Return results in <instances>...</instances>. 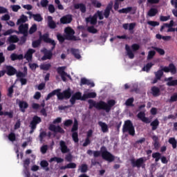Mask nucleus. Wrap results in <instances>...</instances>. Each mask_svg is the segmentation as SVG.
<instances>
[{
    "instance_id": "obj_1",
    "label": "nucleus",
    "mask_w": 177,
    "mask_h": 177,
    "mask_svg": "<svg viewBox=\"0 0 177 177\" xmlns=\"http://www.w3.org/2000/svg\"><path fill=\"white\" fill-rule=\"evenodd\" d=\"M88 103L89 104V110H92L95 107L97 110H104L106 113L111 111V108L115 106V100H109L107 103L102 100L96 102L93 100H88Z\"/></svg>"
},
{
    "instance_id": "obj_2",
    "label": "nucleus",
    "mask_w": 177,
    "mask_h": 177,
    "mask_svg": "<svg viewBox=\"0 0 177 177\" xmlns=\"http://www.w3.org/2000/svg\"><path fill=\"white\" fill-rule=\"evenodd\" d=\"M62 89L57 88L53 91L51 93H48L47 97H46V100H49L50 97H53V96L56 95L58 100H64V99H70L71 97V91L70 88H68L64 91L62 93Z\"/></svg>"
},
{
    "instance_id": "obj_3",
    "label": "nucleus",
    "mask_w": 177,
    "mask_h": 177,
    "mask_svg": "<svg viewBox=\"0 0 177 177\" xmlns=\"http://www.w3.org/2000/svg\"><path fill=\"white\" fill-rule=\"evenodd\" d=\"M43 41L45 44H50L52 45L51 49L48 50V51L41 57V60H50L53 56V50L56 48V41L55 40L49 38V34L45 33L43 35Z\"/></svg>"
},
{
    "instance_id": "obj_4",
    "label": "nucleus",
    "mask_w": 177,
    "mask_h": 177,
    "mask_svg": "<svg viewBox=\"0 0 177 177\" xmlns=\"http://www.w3.org/2000/svg\"><path fill=\"white\" fill-rule=\"evenodd\" d=\"M123 133H127V132L130 135V136H135V127H133V123L132 121L127 120L124 121V124L122 127Z\"/></svg>"
},
{
    "instance_id": "obj_5",
    "label": "nucleus",
    "mask_w": 177,
    "mask_h": 177,
    "mask_svg": "<svg viewBox=\"0 0 177 177\" xmlns=\"http://www.w3.org/2000/svg\"><path fill=\"white\" fill-rule=\"evenodd\" d=\"M101 156L104 160L109 161V162H113L115 160V157L111 154L109 151H107V148L103 146L101 147Z\"/></svg>"
},
{
    "instance_id": "obj_6",
    "label": "nucleus",
    "mask_w": 177,
    "mask_h": 177,
    "mask_svg": "<svg viewBox=\"0 0 177 177\" xmlns=\"http://www.w3.org/2000/svg\"><path fill=\"white\" fill-rule=\"evenodd\" d=\"M130 162L133 168H145L146 167V164H145L146 159L145 160V158H139L137 160L131 158Z\"/></svg>"
},
{
    "instance_id": "obj_7",
    "label": "nucleus",
    "mask_w": 177,
    "mask_h": 177,
    "mask_svg": "<svg viewBox=\"0 0 177 177\" xmlns=\"http://www.w3.org/2000/svg\"><path fill=\"white\" fill-rule=\"evenodd\" d=\"M77 131H78V120L75 118L73 125L71 130V131L73 133L72 139L73 140V142H75V143H78L80 140V139L78 138V132H77Z\"/></svg>"
},
{
    "instance_id": "obj_8",
    "label": "nucleus",
    "mask_w": 177,
    "mask_h": 177,
    "mask_svg": "<svg viewBox=\"0 0 177 177\" xmlns=\"http://www.w3.org/2000/svg\"><path fill=\"white\" fill-rule=\"evenodd\" d=\"M5 68V74H7V75H9L10 77H12V75H15L16 74H17V70L15 68V67H13L12 66L6 65Z\"/></svg>"
},
{
    "instance_id": "obj_9",
    "label": "nucleus",
    "mask_w": 177,
    "mask_h": 177,
    "mask_svg": "<svg viewBox=\"0 0 177 177\" xmlns=\"http://www.w3.org/2000/svg\"><path fill=\"white\" fill-rule=\"evenodd\" d=\"M40 122H42V119L38 115H35L30 123V127H32V129H37V125Z\"/></svg>"
},
{
    "instance_id": "obj_10",
    "label": "nucleus",
    "mask_w": 177,
    "mask_h": 177,
    "mask_svg": "<svg viewBox=\"0 0 177 177\" xmlns=\"http://www.w3.org/2000/svg\"><path fill=\"white\" fill-rule=\"evenodd\" d=\"M19 31L20 34L28 37V24H21L19 26Z\"/></svg>"
},
{
    "instance_id": "obj_11",
    "label": "nucleus",
    "mask_w": 177,
    "mask_h": 177,
    "mask_svg": "<svg viewBox=\"0 0 177 177\" xmlns=\"http://www.w3.org/2000/svg\"><path fill=\"white\" fill-rule=\"evenodd\" d=\"M137 118L145 124H150V119L146 117V113L145 111L139 112L137 115Z\"/></svg>"
},
{
    "instance_id": "obj_12",
    "label": "nucleus",
    "mask_w": 177,
    "mask_h": 177,
    "mask_svg": "<svg viewBox=\"0 0 177 177\" xmlns=\"http://www.w3.org/2000/svg\"><path fill=\"white\" fill-rule=\"evenodd\" d=\"M155 77L152 81V84H157L158 81H161V78H162V75H164V72L159 69L158 71L154 72Z\"/></svg>"
},
{
    "instance_id": "obj_13",
    "label": "nucleus",
    "mask_w": 177,
    "mask_h": 177,
    "mask_svg": "<svg viewBox=\"0 0 177 177\" xmlns=\"http://www.w3.org/2000/svg\"><path fill=\"white\" fill-rule=\"evenodd\" d=\"M111 10H113V1H110L104 10L103 15L105 19H109L110 17V12H111Z\"/></svg>"
},
{
    "instance_id": "obj_14",
    "label": "nucleus",
    "mask_w": 177,
    "mask_h": 177,
    "mask_svg": "<svg viewBox=\"0 0 177 177\" xmlns=\"http://www.w3.org/2000/svg\"><path fill=\"white\" fill-rule=\"evenodd\" d=\"M73 21V16L71 15H66L60 19V23L62 24H70Z\"/></svg>"
},
{
    "instance_id": "obj_15",
    "label": "nucleus",
    "mask_w": 177,
    "mask_h": 177,
    "mask_svg": "<svg viewBox=\"0 0 177 177\" xmlns=\"http://www.w3.org/2000/svg\"><path fill=\"white\" fill-rule=\"evenodd\" d=\"M26 14L29 15L30 19L33 17L35 21L40 22L44 20V18L42 17V16H41V14H32V12L30 11L27 12Z\"/></svg>"
},
{
    "instance_id": "obj_16",
    "label": "nucleus",
    "mask_w": 177,
    "mask_h": 177,
    "mask_svg": "<svg viewBox=\"0 0 177 177\" xmlns=\"http://www.w3.org/2000/svg\"><path fill=\"white\" fill-rule=\"evenodd\" d=\"M151 93L153 97H158L161 95V90L158 86H153L151 88Z\"/></svg>"
},
{
    "instance_id": "obj_17",
    "label": "nucleus",
    "mask_w": 177,
    "mask_h": 177,
    "mask_svg": "<svg viewBox=\"0 0 177 177\" xmlns=\"http://www.w3.org/2000/svg\"><path fill=\"white\" fill-rule=\"evenodd\" d=\"M151 139L153 140V147L156 150H158L160 147H161V144H160V139L158 138V136L154 135L151 137Z\"/></svg>"
},
{
    "instance_id": "obj_18",
    "label": "nucleus",
    "mask_w": 177,
    "mask_h": 177,
    "mask_svg": "<svg viewBox=\"0 0 177 177\" xmlns=\"http://www.w3.org/2000/svg\"><path fill=\"white\" fill-rule=\"evenodd\" d=\"M57 39L59 41V44H64L66 39L67 41H79L80 39H66L62 34L58 33L57 35Z\"/></svg>"
},
{
    "instance_id": "obj_19",
    "label": "nucleus",
    "mask_w": 177,
    "mask_h": 177,
    "mask_svg": "<svg viewBox=\"0 0 177 177\" xmlns=\"http://www.w3.org/2000/svg\"><path fill=\"white\" fill-rule=\"evenodd\" d=\"M60 150L63 154H66V153H68L70 151V149L66 145V142L61 140L59 142Z\"/></svg>"
},
{
    "instance_id": "obj_20",
    "label": "nucleus",
    "mask_w": 177,
    "mask_h": 177,
    "mask_svg": "<svg viewBox=\"0 0 177 177\" xmlns=\"http://www.w3.org/2000/svg\"><path fill=\"white\" fill-rule=\"evenodd\" d=\"M35 53V50L32 48H29L26 53L25 54V59L28 62H31L32 60V54Z\"/></svg>"
},
{
    "instance_id": "obj_21",
    "label": "nucleus",
    "mask_w": 177,
    "mask_h": 177,
    "mask_svg": "<svg viewBox=\"0 0 177 177\" xmlns=\"http://www.w3.org/2000/svg\"><path fill=\"white\" fill-rule=\"evenodd\" d=\"M19 107L21 113H26V109H28V103H27L26 101H19Z\"/></svg>"
},
{
    "instance_id": "obj_22",
    "label": "nucleus",
    "mask_w": 177,
    "mask_h": 177,
    "mask_svg": "<svg viewBox=\"0 0 177 177\" xmlns=\"http://www.w3.org/2000/svg\"><path fill=\"white\" fill-rule=\"evenodd\" d=\"M86 21L87 23H90L93 26H95L97 23V16L94 14L93 17L90 16L86 18Z\"/></svg>"
},
{
    "instance_id": "obj_23",
    "label": "nucleus",
    "mask_w": 177,
    "mask_h": 177,
    "mask_svg": "<svg viewBox=\"0 0 177 177\" xmlns=\"http://www.w3.org/2000/svg\"><path fill=\"white\" fill-rule=\"evenodd\" d=\"M75 9H80L82 13H86V6L82 3L74 4Z\"/></svg>"
},
{
    "instance_id": "obj_24",
    "label": "nucleus",
    "mask_w": 177,
    "mask_h": 177,
    "mask_svg": "<svg viewBox=\"0 0 177 177\" xmlns=\"http://www.w3.org/2000/svg\"><path fill=\"white\" fill-rule=\"evenodd\" d=\"M174 80L173 77H169L168 78L165 79V81H167V86H177V80Z\"/></svg>"
},
{
    "instance_id": "obj_25",
    "label": "nucleus",
    "mask_w": 177,
    "mask_h": 177,
    "mask_svg": "<svg viewBox=\"0 0 177 177\" xmlns=\"http://www.w3.org/2000/svg\"><path fill=\"white\" fill-rule=\"evenodd\" d=\"M98 125L100 127L102 132H103V133H107V132H109V126L107 125V124H106V122L100 121L98 122Z\"/></svg>"
},
{
    "instance_id": "obj_26",
    "label": "nucleus",
    "mask_w": 177,
    "mask_h": 177,
    "mask_svg": "<svg viewBox=\"0 0 177 177\" xmlns=\"http://www.w3.org/2000/svg\"><path fill=\"white\" fill-rule=\"evenodd\" d=\"M97 94L95 92H91L88 93H85L82 95L83 101L86 100V99H95L96 97Z\"/></svg>"
},
{
    "instance_id": "obj_27",
    "label": "nucleus",
    "mask_w": 177,
    "mask_h": 177,
    "mask_svg": "<svg viewBox=\"0 0 177 177\" xmlns=\"http://www.w3.org/2000/svg\"><path fill=\"white\" fill-rule=\"evenodd\" d=\"M80 85H90L91 88H93V86H95V83L85 77H82L80 80Z\"/></svg>"
},
{
    "instance_id": "obj_28",
    "label": "nucleus",
    "mask_w": 177,
    "mask_h": 177,
    "mask_svg": "<svg viewBox=\"0 0 177 177\" xmlns=\"http://www.w3.org/2000/svg\"><path fill=\"white\" fill-rule=\"evenodd\" d=\"M48 26L49 28H51L52 30L56 28V22L53 21V17L52 16H48Z\"/></svg>"
},
{
    "instance_id": "obj_29",
    "label": "nucleus",
    "mask_w": 177,
    "mask_h": 177,
    "mask_svg": "<svg viewBox=\"0 0 177 177\" xmlns=\"http://www.w3.org/2000/svg\"><path fill=\"white\" fill-rule=\"evenodd\" d=\"M132 10H134V12H133V15H135V11L136 10V9H135L132 7H127L125 8H122L118 10V13H124V14L127 15V13H131V12H132Z\"/></svg>"
},
{
    "instance_id": "obj_30",
    "label": "nucleus",
    "mask_w": 177,
    "mask_h": 177,
    "mask_svg": "<svg viewBox=\"0 0 177 177\" xmlns=\"http://www.w3.org/2000/svg\"><path fill=\"white\" fill-rule=\"evenodd\" d=\"M24 56L22 54L17 55L16 53H12L10 55V59L12 62H16V60H23Z\"/></svg>"
},
{
    "instance_id": "obj_31",
    "label": "nucleus",
    "mask_w": 177,
    "mask_h": 177,
    "mask_svg": "<svg viewBox=\"0 0 177 177\" xmlns=\"http://www.w3.org/2000/svg\"><path fill=\"white\" fill-rule=\"evenodd\" d=\"M71 53L75 57V59H80L81 57V54H80V49L77 48H71Z\"/></svg>"
},
{
    "instance_id": "obj_32",
    "label": "nucleus",
    "mask_w": 177,
    "mask_h": 177,
    "mask_svg": "<svg viewBox=\"0 0 177 177\" xmlns=\"http://www.w3.org/2000/svg\"><path fill=\"white\" fill-rule=\"evenodd\" d=\"M44 35H41L39 39L37 40H35L32 43V48H38L41 45V41H44Z\"/></svg>"
},
{
    "instance_id": "obj_33",
    "label": "nucleus",
    "mask_w": 177,
    "mask_h": 177,
    "mask_svg": "<svg viewBox=\"0 0 177 177\" xmlns=\"http://www.w3.org/2000/svg\"><path fill=\"white\" fill-rule=\"evenodd\" d=\"M125 49L127 53V55L129 56V59H133L135 57V54L132 52V50H131V47L128 44L125 45Z\"/></svg>"
},
{
    "instance_id": "obj_34",
    "label": "nucleus",
    "mask_w": 177,
    "mask_h": 177,
    "mask_svg": "<svg viewBox=\"0 0 177 177\" xmlns=\"http://www.w3.org/2000/svg\"><path fill=\"white\" fill-rule=\"evenodd\" d=\"M150 125L151 127V130L156 131V129L158 128V125H160V121H158V119H155L151 122Z\"/></svg>"
},
{
    "instance_id": "obj_35",
    "label": "nucleus",
    "mask_w": 177,
    "mask_h": 177,
    "mask_svg": "<svg viewBox=\"0 0 177 177\" xmlns=\"http://www.w3.org/2000/svg\"><path fill=\"white\" fill-rule=\"evenodd\" d=\"M40 165H41V168H44V169H45V171H46V172H48V171H49V162H48V161L41 160L40 162Z\"/></svg>"
},
{
    "instance_id": "obj_36",
    "label": "nucleus",
    "mask_w": 177,
    "mask_h": 177,
    "mask_svg": "<svg viewBox=\"0 0 177 177\" xmlns=\"http://www.w3.org/2000/svg\"><path fill=\"white\" fill-rule=\"evenodd\" d=\"M158 13V10H157V8H151L148 12L147 15L149 16V17H154V16H156V15H157Z\"/></svg>"
},
{
    "instance_id": "obj_37",
    "label": "nucleus",
    "mask_w": 177,
    "mask_h": 177,
    "mask_svg": "<svg viewBox=\"0 0 177 177\" xmlns=\"http://www.w3.org/2000/svg\"><path fill=\"white\" fill-rule=\"evenodd\" d=\"M28 21V18L27 17V16L22 15L20 17V19L17 20V26H19V24H21V23H26Z\"/></svg>"
},
{
    "instance_id": "obj_38",
    "label": "nucleus",
    "mask_w": 177,
    "mask_h": 177,
    "mask_svg": "<svg viewBox=\"0 0 177 177\" xmlns=\"http://www.w3.org/2000/svg\"><path fill=\"white\" fill-rule=\"evenodd\" d=\"M8 41L10 44H16L19 42V37L17 35H11L8 37Z\"/></svg>"
},
{
    "instance_id": "obj_39",
    "label": "nucleus",
    "mask_w": 177,
    "mask_h": 177,
    "mask_svg": "<svg viewBox=\"0 0 177 177\" xmlns=\"http://www.w3.org/2000/svg\"><path fill=\"white\" fill-rule=\"evenodd\" d=\"M174 20H171L169 24H163V25L161 26L160 31L161 32H162V31H164V28H165V27H174Z\"/></svg>"
},
{
    "instance_id": "obj_40",
    "label": "nucleus",
    "mask_w": 177,
    "mask_h": 177,
    "mask_svg": "<svg viewBox=\"0 0 177 177\" xmlns=\"http://www.w3.org/2000/svg\"><path fill=\"white\" fill-rule=\"evenodd\" d=\"M168 67L169 73H171V74H176V66H175L173 63L169 64Z\"/></svg>"
},
{
    "instance_id": "obj_41",
    "label": "nucleus",
    "mask_w": 177,
    "mask_h": 177,
    "mask_svg": "<svg viewBox=\"0 0 177 177\" xmlns=\"http://www.w3.org/2000/svg\"><path fill=\"white\" fill-rule=\"evenodd\" d=\"M152 157L155 158V162H158L161 160V153L160 152H155L152 153Z\"/></svg>"
},
{
    "instance_id": "obj_42",
    "label": "nucleus",
    "mask_w": 177,
    "mask_h": 177,
    "mask_svg": "<svg viewBox=\"0 0 177 177\" xmlns=\"http://www.w3.org/2000/svg\"><path fill=\"white\" fill-rule=\"evenodd\" d=\"M154 66V64L149 62L146 64L145 66L143 67L142 70L143 71H147V73H149L150 71V68H151Z\"/></svg>"
},
{
    "instance_id": "obj_43",
    "label": "nucleus",
    "mask_w": 177,
    "mask_h": 177,
    "mask_svg": "<svg viewBox=\"0 0 177 177\" xmlns=\"http://www.w3.org/2000/svg\"><path fill=\"white\" fill-rule=\"evenodd\" d=\"M169 143L170 145H171L173 149H176L177 142H176V139H175V138H170L169 139Z\"/></svg>"
},
{
    "instance_id": "obj_44",
    "label": "nucleus",
    "mask_w": 177,
    "mask_h": 177,
    "mask_svg": "<svg viewBox=\"0 0 177 177\" xmlns=\"http://www.w3.org/2000/svg\"><path fill=\"white\" fill-rule=\"evenodd\" d=\"M152 49H153V50H156V52H158V53H159V55L161 56H164V55H165V50H164L162 48L153 46Z\"/></svg>"
},
{
    "instance_id": "obj_45",
    "label": "nucleus",
    "mask_w": 177,
    "mask_h": 177,
    "mask_svg": "<svg viewBox=\"0 0 177 177\" xmlns=\"http://www.w3.org/2000/svg\"><path fill=\"white\" fill-rule=\"evenodd\" d=\"M91 4L93 5V6H94V8H102V3H100L97 0H93L91 1Z\"/></svg>"
},
{
    "instance_id": "obj_46",
    "label": "nucleus",
    "mask_w": 177,
    "mask_h": 177,
    "mask_svg": "<svg viewBox=\"0 0 177 177\" xmlns=\"http://www.w3.org/2000/svg\"><path fill=\"white\" fill-rule=\"evenodd\" d=\"M50 67H52L50 64H44L40 65L41 70H44L45 71H48Z\"/></svg>"
},
{
    "instance_id": "obj_47",
    "label": "nucleus",
    "mask_w": 177,
    "mask_h": 177,
    "mask_svg": "<svg viewBox=\"0 0 177 177\" xmlns=\"http://www.w3.org/2000/svg\"><path fill=\"white\" fill-rule=\"evenodd\" d=\"M134 100L133 97H130L126 100L125 104L130 107H133Z\"/></svg>"
},
{
    "instance_id": "obj_48",
    "label": "nucleus",
    "mask_w": 177,
    "mask_h": 177,
    "mask_svg": "<svg viewBox=\"0 0 177 177\" xmlns=\"http://www.w3.org/2000/svg\"><path fill=\"white\" fill-rule=\"evenodd\" d=\"M64 70H66V66H59L57 68V71L60 75H62L63 74H67Z\"/></svg>"
},
{
    "instance_id": "obj_49",
    "label": "nucleus",
    "mask_w": 177,
    "mask_h": 177,
    "mask_svg": "<svg viewBox=\"0 0 177 177\" xmlns=\"http://www.w3.org/2000/svg\"><path fill=\"white\" fill-rule=\"evenodd\" d=\"M74 98L76 100H84L82 99V93H81V92H77L73 95Z\"/></svg>"
},
{
    "instance_id": "obj_50",
    "label": "nucleus",
    "mask_w": 177,
    "mask_h": 177,
    "mask_svg": "<svg viewBox=\"0 0 177 177\" xmlns=\"http://www.w3.org/2000/svg\"><path fill=\"white\" fill-rule=\"evenodd\" d=\"M8 138L10 142H15L16 140V134L13 132H11L8 134Z\"/></svg>"
},
{
    "instance_id": "obj_51",
    "label": "nucleus",
    "mask_w": 177,
    "mask_h": 177,
    "mask_svg": "<svg viewBox=\"0 0 177 177\" xmlns=\"http://www.w3.org/2000/svg\"><path fill=\"white\" fill-rule=\"evenodd\" d=\"M37 30V24H33L29 29V34L32 35Z\"/></svg>"
},
{
    "instance_id": "obj_52",
    "label": "nucleus",
    "mask_w": 177,
    "mask_h": 177,
    "mask_svg": "<svg viewBox=\"0 0 177 177\" xmlns=\"http://www.w3.org/2000/svg\"><path fill=\"white\" fill-rule=\"evenodd\" d=\"M87 31H88L91 34H97V29L95 28L94 26L88 27Z\"/></svg>"
},
{
    "instance_id": "obj_53",
    "label": "nucleus",
    "mask_w": 177,
    "mask_h": 177,
    "mask_svg": "<svg viewBox=\"0 0 177 177\" xmlns=\"http://www.w3.org/2000/svg\"><path fill=\"white\" fill-rule=\"evenodd\" d=\"M147 24L151 26V27H156V26H160V22L156 21H148Z\"/></svg>"
},
{
    "instance_id": "obj_54",
    "label": "nucleus",
    "mask_w": 177,
    "mask_h": 177,
    "mask_svg": "<svg viewBox=\"0 0 177 177\" xmlns=\"http://www.w3.org/2000/svg\"><path fill=\"white\" fill-rule=\"evenodd\" d=\"M64 31L67 35H73V34H74V30L70 27L66 28Z\"/></svg>"
},
{
    "instance_id": "obj_55",
    "label": "nucleus",
    "mask_w": 177,
    "mask_h": 177,
    "mask_svg": "<svg viewBox=\"0 0 177 177\" xmlns=\"http://www.w3.org/2000/svg\"><path fill=\"white\" fill-rule=\"evenodd\" d=\"M15 74H16L17 78H26V77H27V75L21 71L17 72V73H15Z\"/></svg>"
},
{
    "instance_id": "obj_56",
    "label": "nucleus",
    "mask_w": 177,
    "mask_h": 177,
    "mask_svg": "<svg viewBox=\"0 0 177 177\" xmlns=\"http://www.w3.org/2000/svg\"><path fill=\"white\" fill-rule=\"evenodd\" d=\"M28 66L30 70H32V71H35V70H37V68H38L39 67V66L35 63H33V64L29 63Z\"/></svg>"
},
{
    "instance_id": "obj_57",
    "label": "nucleus",
    "mask_w": 177,
    "mask_h": 177,
    "mask_svg": "<svg viewBox=\"0 0 177 177\" xmlns=\"http://www.w3.org/2000/svg\"><path fill=\"white\" fill-rule=\"evenodd\" d=\"M1 20L2 21H8V20H10V15L6 14L1 17Z\"/></svg>"
},
{
    "instance_id": "obj_58",
    "label": "nucleus",
    "mask_w": 177,
    "mask_h": 177,
    "mask_svg": "<svg viewBox=\"0 0 177 177\" xmlns=\"http://www.w3.org/2000/svg\"><path fill=\"white\" fill-rule=\"evenodd\" d=\"M40 151L42 153V154H46V153L48 151V145H44L41 147Z\"/></svg>"
},
{
    "instance_id": "obj_59",
    "label": "nucleus",
    "mask_w": 177,
    "mask_h": 177,
    "mask_svg": "<svg viewBox=\"0 0 177 177\" xmlns=\"http://www.w3.org/2000/svg\"><path fill=\"white\" fill-rule=\"evenodd\" d=\"M154 56H156V51L154 50H151L148 53V56H147V59L150 60L151 59H152L153 57H154Z\"/></svg>"
},
{
    "instance_id": "obj_60",
    "label": "nucleus",
    "mask_w": 177,
    "mask_h": 177,
    "mask_svg": "<svg viewBox=\"0 0 177 177\" xmlns=\"http://www.w3.org/2000/svg\"><path fill=\"white\" fill-rule=\"evenodd\" d=\"M169 103H174V102H177V93H174L173 95L171 96L170 99L169 100Z\"/></svg>"
},
{
    "instance_id": "obj_61",
    "label": "nucleus",
    "mask_w": 177,
    "mask_h": 177,
    "mask_svg": "<svg viewBox=\"0 0 177 177\" xmlns=\"http://www.w3.org/2000/svg\"><path fill=\"white\" fill-rule=\"evenodd\" d=\"M64 127H71L73 125V120L68 119L64 121Z\"/></svg>"
},
{
    "instance_id": "obj_62",
    "label": "nucleus",
    "mask_w": 177,
    "mask_h": 177,
    "mask_svg": "<svg viewBox=\"0 0 177 177\" xmlns=\"http://www.w3.org/2000/svg\"><path fill=\"white\" fill-rule=\"evenodd\" d=\"M80 171L82 174H85V172H86V171H88V165H82L81 167H80Z\"/></svg>"
},
{
    "instance_id": "obj_63",
    "label": "nucleus",
    "mask_w": 177,
    "mask_h": 177,
    "mask_svg": "<svg viewBox=\"0 0 177 177\" xmlns=\"http://www.w3.org/2000/svg\"><path fill=\"white\" fill-rule=\"evenodd\" d=\"M12 12H19L21 7L19 5H13L11 6Z\"/></svg>"
},
{
    "instance_id": "obj_64",
    "label": "nucleus",
    "mask_w": 177,
    "mask_h": 177,
    "mask_svg": "<svg viewBox=\"0 0 177 177\" xmlns=\"http://www.w3.org/2000/svg\"><path fill=\"white\" fill-rule=\"evenodd\" d=\"M95 15H96L97 19L98 17L100 20H103V19H104V17H103V13L102 12V11L98 10L97 11V12L95 13Z\"/></svg>"
}]
</instances>
